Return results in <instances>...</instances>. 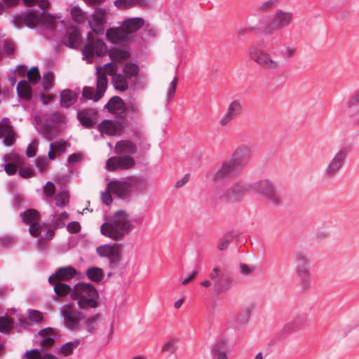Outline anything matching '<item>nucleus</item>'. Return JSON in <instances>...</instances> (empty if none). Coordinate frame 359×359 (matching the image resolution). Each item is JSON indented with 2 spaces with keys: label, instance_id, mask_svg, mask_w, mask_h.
I'll return each mask as SVG.
<instances>
[{
  "label": "nucleus",
  "instance_id": "obj_1",
  "mask_svg": "<svg viewBox=\"0 0 359 359\" xmlns=\"http://www.w3.org/2000/svg\"><path fill=\"white\" fill-rule=\"evenodd\" d=\"M135 229V224L130 219V214L120 210L108 217L100 226V233L112 241H118L128 235Z\"/></svg>",
  "mask_w": 359,
  "mask_h": 359
},
{
  "label": "nucleus",
  "instance_id": "obj_2",
  "mask_svg": "<svg viewBox=\"0 0 359 359\" xmlns=\"http://www.w3.org/2000/svg\"><path fill=\"white\" fill-rule=\"evenodd\" d=\"M118 65L114 61L105 64L103 67L97 68V87L94 88L86 86L83 89L82 95L88 99L97 102L104 95L108 86V79L107 74L114 76L116 75Z\"/></svg>",
  "mask_w": 359,
  "mask_h": 359
},
{
  "label": "nucleus",
  "instance_id": "obj_3",
  "mask_svg": "<svg viewBox=\"0 0 359 359\" xmlns=\"http://www.w3.org/2000/svg\"><path fill=\"white\" fill-rule=\"evenodd\" d=\"M97 291L95 287L89 283H80L73 287L72 299L77 302L80 309L96 308L98 305L97 302Z\"/></svg>",
  "mask_w": 359,
  "mask_h": 359
},
{
  "label": "nucleus",
  "instance_id": "obj_4",
  "mask_svg": "<svg viewBox=\"0 0 359 359\" xmlns=\"http://www.w3.org/2000/svg\"><path fill=\"white\" fill-rule=\"evenodd\" d=\"M248 56L252 61L267 72H275L283 68V63L277 56L257 46H251L249 48Z\"/></svg>",
  "mask_w": 359,
  "mask_h": 359
},
{
  "label": "nucleus",
  "instance_id": "obj_5",
  "mask_svg": "<svg viewBox=\"0 0 359 359\" xmlns=\"http://www.w3.org/2000/svg\"><path fill=\"white\" fill-rule=\"evenodd\" d=\"M292 20V13L278 9L271 15L270 22L264 27V32L266 35H271L279 29L289 27Z\"/></svg>",
  "mask_w": 359,
  "mask_h": 359
},
{
  "label": "nucleus",
  "instance_id": "obj_6",
  "mask_svg": "<svg viewBox=\"0 0 359 359\" xmlns=\"http://www.w3.org/2000/svg\"><path fill=\"white\" fill-rule=\"evenodd\" d=\"M253 189L272 205L279 206L282 203V196L280 191L269 180H264L257 182L255 183Z\"/></svg>",
  "mask_w": 359,
  "mask_h": 359
},
{
  "label": "nucleus",
  "instance_id": "obj_7",
  "mask_svg": "<svg viewBox=\"0 0 359 359\" xmlns=\"http://www.w3.org/2000/svg\"><path fill=\"white\" fill-rule=\"evenodd\" d=\"M53 18L50 15H47L43 12L39 17L34 13L28 12L22 15H15L13 18V22L16 26H21L25 24L29 28L35 27L39 23L52 27L54 25Z\"/></svg>",
  "mask_w": 359,
  "mask_h": 359
},
{
  "label": "nucleus",
  "instance_id": "obj_8",
  "mask_svg": "<svg viewBox=\"0 0 359 359\" xmlns=\"http://www.w3.org/2000/svg\"><path fill=\"white\" fill-rule=\"evenodd\" d=\"M240 170L229 159L223 161L212 175V181L218 188L226 185L229 180L237 177Z\"/></svg>",
  "mask_w": 359,
  "mask_h": 359
},
{
  "label": "nucleus",
  "instance_id": "obj_9",
  "mask_svg": "<svg viewBox=\"0 0 359 359\" xmlns=\"http://www.w3.org/2000/svg\"><path fill=\"white\" fill-rule=\"evenodd\" d=\"M61 314L64 319L65 326L72 331L79 330L81 321L85 318L84 314L73 304L63 306Z\"/></svg>",
  "mask_w": 359,
  "mask_h": 359
},
{
  "label": "nucleus",
  "instance_id": "obj_10",
  "mask_svg": "<svg viewBox=\"0 0 359 359\" xmlns=\"http://www.w3.org/2000/svg\"><path fill=\"white\" fill-rule=\"evenodd\" d=\"M107 46L104 42L95 37L92 33L88 34L87 43L82 49L84 57L91 60L95 55L102 56L106 53Z\"/></svg>",
  "mask_w": 359,
  "mask_h": 359
},
{
  "label": "nucleus",
  "instance_id": "obj_11",
  "mask_svg": "<svg viewBox=\"0 0 359 359\" xmlns=\"http://www.w3.org/2000/svg\"><path fill=\"white\" fill-rule=\"evenodd\" d=\"M252 157V148L250 145L242 144L236 147L229 159L240 170H244L250 163Z\"/></svg>",
  "mask_w": 359,
  "mask_h": 359
},
{
  "label": "nucleus",
  "instance_id": "obj_12",
  "mask_svg": "<svg viewBox=\"0 0 359 359\" xmlns=\"http://www.w3.org/2000/svg\"><path fill=\"white\" fill-rule=\"evenodd\" d=\"M245 191V186L241 182H236L231 186L226 183V185L217 188L215 194L221 199L236 201L241 198Z\"/></svg>",
  "mask_w": 359,
  "mask_h": 359
},
{
  "label": "nucleus",
  "instance_id": "obj_13",
  "mask_svg": "<svg viewBox=\"0 0 359 359\" xmlns=\"http://www.w3.org/2000/svg\"><path fill=\"white\" fill-rule=\"evenodd\" d=\"M135 161L130 155H119L110 157L106 163V169L111 171L129 170L134 167Z\"/></svg>",
  "mask_w": 359,
  "mask_h": 359
},
{
  "label": "nucleus",
  "instance_id": "obj_14",
  "mask_svg": "<svg viewBox=\"0 0 359 359\" xmlns=\"http://www.w3.org/2000/svg\"><path fill=\"white\" fill-rule=\"evenodd\" d=\"M96 253L108 259L109 264H118L121 259V250L118 244H104L96 248Z\"/></svg>",
  "mask_w": 359,
  "mask_h": 359
},
{
  "label": "nucleus",
  "instance_id": "obj_15",
  "mask_svg": "<svg viewBox=\"0 0 359 359\" xmlns=\"http://www.w3.org/2000/svg\"><path fill=\"white\" fill-rule=\"evenodd\" d=\"M346 158V153L344 149H339L327 163L324 174L327 178L334 177L342 168L345 159Z\"/></svg>",
  "mask_w": 359,
  "mask_h": 359
},
{
  "label": "nucleus",
  "instance_id": "obj_16",
  "mask_svg": "<svg viewBox=\"0 0 359 359\" xmlns=\"http://www.w3.org/2000/svg\"><path fill=\"white\" fill-rule=\"evenodd\" d=\"M107 13L104 9L97 8L88 18V24L93 32L102 34L104 32Z\"/></svg>",
  "mask_w": 359,
  "mask_h": 359
},
{
  "label": "nucleus",
  "instance_id": "obj_17",
  "mask_svg": "<svg viewBox=\"0 0 359 359\" xmlns=\"http://www.w3.org/2000/svg\"><path fill=\"white\" fill-rule=\"evenodd\" d=\"M107 189L118 197H126L131 191L130 180L111 181L107 184Z\"/></svg>",
  "mask_w": 359,
  "mask_h": 359
},
{
  "label": "nucleus",
  "instance_id": "obj_18",
  "mask_svg": "<svg viewBox=\"0 0 359 359\" xmlns=\"http://www.w3.org/2000/svg\"><path fill=\"white\" fill-rule=\"evenodd\" d=\"M77 273L76 269L71 266L58 268L54 273L48 278L50 284L55 282L69 281L72 279Z\"/></svg>",
  "mask_w": 359,
  "mask_h": 359
},
{
  "label": "nucleus",
  "instance_id": "obj_19",
  "mask_svg": "<svg viewBox=\"0 0 359 359\" xmlns=\"http://www.w3.org/2000/svg\"><path fill=\"white\" fill-rule=\"evenodd\" d=\"M0 138L4 139V143L8 147L15 142V134L8 118H4L0 122Z\"/></svg>",
  "mask_w": 359,
  "mask_h": 359
},
{
  "label": "nucleus",
  "instance_id": "obj_20",
  "mask_svg": "<svg viewBox=\"0 0 359 359\" xmlns=\"http://www.w3.org/2000/svg\"><path fill=\"white\" fill-rule=\"evenodd\" d=\"M344 109L350 117L359 123V89L346 101Z\"/></svg>",
  "mask_w": 359,
  "mask_h": 359
},
{
  "label": "nucleus",
  "instance_id": "obj_21",
  "mask_svg": "<svg viewBox=\"0 0 359 359\" xmlns=\"http://www.w3.org/2000/svg\"><path fill=\"white\" fill-rule=\"evenodd\" d=\"M295 272L299 278L301 287L307 289L311 285L312 273L311 264L296 266Z\"/></svg>",
  "mask_w": 359,
  "mask_h": 359
},
{
  "label": "nucleus",
  "instance_id": "obj_22",
  "mask_svg": "<svg viewBox=\"0 0 359 359\" xmlns=\"http://www.w3.org/2000/svg\"><path fill=\"white\" fill-rule=\"evenodd\" d=\"M136 144L129 140L118 141L114 145V153L118 155H130L137 153Z\"/></svg>",
  "mask_w": 359,
  "mask_h": 359
},
{
  "label": "nucleus",
  "instance_id": "obj_23",
  "mask_svg": "<svg viewBox=\"0 0 359 359\" xmlns=\"http://www.w3.org/2000/svg\"><path fill=\"white\" fill-rule=\"evenodd\" d=\"M96 116L97 111L91 108L82 109L77 114L81 123L86 128H90L95 124Z\"/></svg>",
  "mask_w": 359,
  "mask_h": 359
},
{
  "label": "nucleus",
  "instance_id": "obj_24",
  "mask_svg": "<svg viewBox=\"0 0 359 359\" xmlns=\"http://www.w3.org/2000/svg\"><path fill=\"white\" fill-rule=\"evenodd\" d=\"M97 128L101 133L109 136L116 135L121 131V127L111 120H104L102 121L99 123Z\"/></svg>",
  "mask_w": 359,
  "mask_h": 359
},
{
  "label": "nucleus",
  "instance_id": "obj_25",
  "mask_svg": "<svg viewBox=\"0 0 359 359\" xmlns=\"http://www.w3.org/2000/svg\"><path fill=\"white\" fill-rule=\"evenodd\" d=\"M144 23V20L142 18H134L124 20L121 26L127 36L128 34L133 33L140 29Z\"/></svg>",
  "mask_w": 359,
  "mask_h": 359
},
{
  "label": "nucleus",
  "instance_id": "obj_26",
  "mask_svg": "<svg viewBox=\"0 0 359 359\" xmlns=\"http://www.w3.org/2000/svg\"><path fill=\"white\" fill-rule=\"evenodd\" d=\"M107 39L114 43H121L126 40L127 36L122 26L121 28H110L107 31Z\"/></svg>",
  "mask_w": 359,
  "mask_h": 359
},
{
  "label": "nucleus",
  "instance_id": "obj_27",
  "mask_svg": "<svg viewBox=\"0 0 359 359\" xmlns=\"http://www.w3.org/2000/svg\"><path fill=\"white\" fill-rule=\"evenodd\" d=\"M41 336L40 344L44 348H49L55 342V333L51 327H47L39 331Z\"/></svg>",
  "mask_w": 359,
  "mask_h": 359
},
{
  "label": "nucleus",
  "instance_id": "obj_28",
  "mask_svg": "<svg viewBox=\"0 0 359 359\" xmlns=\"http://www.w3.org/2000/svg\"><path fill=\"white\" fill-rule=\"evenodd\" d=\"M105 108H107L111 113L121 114L123 113L125 110V104L123 100L120 97L114 96L105 105Z\"/></svg>",
  "mask_w": 359,
  "mask_h": 359
},
{
  "label": "nucleus",
  "instance_id": "obj_29",
  "mask_svg": "<svg viewBox=\"0 0 359 359\" xmlns=\"http://www.w3.org/2000/svg\"><path fill=\"white\" fill-rule=\"evenodd\" d=\"M67 147V142L64 140H59L50 143V149L48 154V158L51 160L55 159L57 155L65 152Z\"/></svg>",
  "mask_w": 359,
  "mask_h": 359
},
{
  "label": "nucleus",
  "instance_id": "obj_30",
  "mask_svg": "<svg viewBox=\"0 0 359 359\" xmlns=\"http://www.w3.org/2000/svg\"><path fill=\"white\" fill-rule=\"evenodd\" d=\"M220 273L221 270L218 267H214L209 274L210 278L215 280L213 285V290L216 294H219L224 291V284L219 278Z\"/></svg>",
  "mask_w": 359,
  "mask_h": 359
},
{
  "label": "nucleus",
  "instance_id": "obj_31",
  "mask_svg": "<svg viewBox=\"0 0 359 359\" xmlns=\"http://www.w3.org/2000/svg\"><path fill=\"white\" fill-rule=\"evenodd\" d=\"M111 83L116 90L125 92L128 89L129 84L127 77L122 74H116L111 79Z\"/></svg>",
  "mask_w": 359,
  "mask_h": 359
},
{
  "label": "nucleus",
  "instance_id": "obj_32",
  "mask_svg": "<svg viewBox=\"0 0 359 359\" xmlns=\"http://www.w3.org/2000/svg\"><path fill=\"white\" fill-rule=\"evenodd\" d=\"M76 100V95L69 89L63 90L60 93V104L62 107H68Z\"/></svg>",
  "mask_w": 359,
  "mask_h": 359
},
{
  "label": "nucleus",
  "instance_id": "obj_33",
  "mask_svg": "<svg viewBox=\"0 0 359 359\" xmlns=\"http://www.w3.org/2000/svg\"><path fill=\"white\" fill-rule=\"evenodd\" d=\"M130 53L123 48H113L109 52V57L114 62H121L129 58Z\"/></svg>",
  "mask_w": 359,
  "mask_h": 359
},
{
  "label": "nucleus",
  "instance_id": "obj_34",
  "mask_svg": "<svg viewBox=\"0 0 359 359\" xmlns=\"http://www.w3.org/2000/svg\"><path fill=\"white\" fill-rule=\"evenodd\" d=\"M17 92L20 97L29 100L32 97V88L26 81H21L17 86Z\"/></svg>",
  "mask_w": 359,
  "mask_h": 359
},
{
  "label": "nucleus",
  "instance_id": "obj_35",
  "mask_svg": "<svg viewBox=\"0 0 359 359\" xmlns=\"http://www.w3.org/2000/svg\"><path fill=\"white\" fill-rule=\"evenodd\" d=\"M53 285H54V292L59 297H65L69 294L72 297L73 288L69 285L62 282H55Z\"/></svg>",
  "mask_w": 359,
  "mask_h": 359
},
{
  "label": "nucleus",
  "instance_id": "obj_36",
  "mask_svg": "<svg viewBox=\"0 0 359 359\" xmlns=\"http://www.w3.org/2000/svg\"><path fill=\"white\" fill-rule=\"evenodd\" d=\"M81 41V34L78 30H73L69 33L65 44L71 48H76Z\"/></svg>",
  "mask_w": 359,
  "mask_h": 359
},
{
  "label": "nucleus",
  "instance_id": "obj_37",
  "mask_svg": "<svg viewBox=\"0 0 359 359\" xmlns=\"http://www.w3.org/2000/svg\"><path fill=\"white\" fill-rule=\"evenodd\" d=\"M86 276L91 281L99 283L104 278V273L102 269L94 266L90 267L86 271Z\"/></svg>",
  "mask_w": 359,
  "mask_h": 359
},
{
  "label": "nucleus",
  "instance_id": "obj_38",
  "mask_svg": "<svg viewBox=\"0 0 359 359\" xmlns=\"http://www.w3.org/2000/svg\"><path fill=\"white\" fill-rule=\"evenodd\" d=\"M13 320L8 316L0 317V332L9 333L13 328Z\"/></svg>",
  "mask_w": 359,
  "mask_h": 359
},
{
  "label": "nucleus",
  "instance_id": "obj_39",
  "mask_svg": "<svg viewBox=\"0 0 359 359\" xmlns=\"http://www.w3.org/2000/svg\"><path fill=\"white\" fill-rule=\"evenodd\" d=\"M298 54V47L295 44H287L283 46V55L285 59L291 60Z\"/></svg>",
  "mask_w": 359,
  "mask_h": 359
},
{
  "label": "nucleus",
  "instance_id": "obj_40",
  "mask_svg": "<svg viewBox=\"0 0 359 359\" xmlns=\"http://www.w3.org/2000/svg\"><path fill=\"white\" fill-rule=\"evenodd\" d=\"M23 222L32 224L39 221V212L34 209H28L23 213Z\"/></svg>",
  "mask_w": 359,
  "mask_h": 359
},
{
  "label": "nucleus",
  "instance_id": "obj_41",
  "mask_svg": "<svg viewBox=\"0 0 359 359\" xmlns=\"http://www.w3.org/2000/svg\"><path fill=\"white\" fill-rule=\"evenodd\" d=\"M70 13L73 21L76 23L81 24L85 22L86 14L79 6H73Z\"/></svg>",
  "mask_w": 359,
  "mask_h": 359
},
{
  "label": "nucleus",
  "instance_id": "obj_42",
  "mask_svg": "<svg viewBox=\"0 0 359 359\" xmlns=\"http://www.w3.org/2000/svg\"><path fill=\"white\" fill-rule=\"evenodd\" d=\"M242 109L243 107L241 102L239 100H233L229 104L226 113L235 118L241 114Z\"/></svg>",
  "mask_w": 359,
  "mask_h": 359
},
{
  "label": "nucleus",
  "instance_id": "obj_43",
  "mask_svg": "<svg viewBox=\"0 0 359 359\" xmlns=\"http://www.w3.org/2000/svg\"><path fill=\"white\" fill-rule=\"evenodd\" d=\"M123 72L126 77L131 79L137 76L140 72V68L138 65L135 63L128 62L124 65Z\"/></svg>",
  "mask_w": 359,
  "mask_h": 359
},
{
  "label": "nucleus",
  "instance_id": "obj_44",
  "mask_svg": "<svg viewBox=\"0 0 359 359\" xmlns=\"http://www.w3.org/2000/svg\"><path fill=\"white\" fill-rule=\"evenodd\" d=\"M26 359H57L56 356L50 353L41 355L37 350L27 351L25 355Z\"/></svg>",
  "mask_w": 359,
  "mask_h": 359
},
{
  "label": "nucleus",
  "instance_id": "obj_45",
  "mask_svg": "<svg viewBox=\"0 0 359 359\" xmlns=\"http://www.w3.org/2000/svg\"><path fill=\"white\" fill-rule=\"evenodd\" d=\"M79 344V340L67 342L62 346L58 353L59 354L62 355L64 356L70 355L73 353V351L78 346Z\"/></svg>",
  "mask_w": 359,
  "mask_h": 359
},
{
  "label": "nucleus",
  "instance_id": "obj_46",
  "mask_svg": "<svg viewBox=\"0 0 359 359\" xmlns=\"http://www.w3.org/2000/svg\"><path fill=\"white\" fill-rule=\"evenodd\" d=\"M131 189L135 188L138 191H144L148 188L147 182L141 178L130 177Z\"/></svg>",
  "mask_w": 359,
  "mask_h": 359
},
{
  "label": "nucleus",
  "instance_id": "obj_47",
  "mask_svg": "<svg viewBox=\"0 0 359 359\" xmlns=\"http://www.w3.org/2000/svg\"><path fill=\"white\" fill-rule=\"evenodd\" d=\"M233 240L231 233H228L223 236L219 241L217 248L219 250L223 251L226 250Z\"/></svg>",
  "mask_w": 359,
  "mask_h": 359
},
{
  "label": "nucleus",
  "instance_id": "obj_48",
  "mask_svg": "<svg viewBox=\"0 0 359 359\" xmlns=\"http://www.w3.org/2000/svg\"><path fill=\"white\" fill-rule=\"evenodd\" d=\"M295 264L297 265H306L311 264L309 257L303 252H297L294 256Z\"/></svg>",
  "mask_w": 359,
  "mask_h": 359
},
{
  "label": "nucleus",
  "instance_id": "obj_49",
  "mask_svg": "<svg viewBox=\"0 0 359 359\" xmlns=\"http://www.w3.org/2000/svg\"><path fill=\"white\" fill-rule=\"evenodd\" d=\"M278 4V0H266L259 5L258 11L260 12H266L276 7Z\"/></svg>",
  "mask_w": 359,
  "mask_h": 359
},
{
  "label": "nucleus",
  "instance_id": "obj_50",
  "mask_svg": "<svg viewBox=\"0 0 359 359\" xmlns=\"http://www.w3.org/2000/svg\"><path fill=\"white\" fill-rule=\"evenodd\" d=\"M27 78L31 83L36 84L41 79L39 69L36 67H32L27 72Z\"/></svg>",
  "mask_w": 359,
  "mask_h": 359
},
{
  "label": "nucleus",
  "instance_id": "obj_51",
  "mask_svg": "<svg viewBox=\"0 0 359 359\" xmlns=\"http://www.w3.org/2000/svg\"><path fill=\"white\" fill-rule=\"evenodd\" d=\"M45 227V224H41L39 222H34L33 224H30L29 232L32 236L37 238L39 236L41 230Z\"/></svg>",
  "mask_w": 359,
  "mask_h": 359
},
{
  "label": "nucleus",
  "instance_id": "obj_52",
  "mask_svg": "<svg viewBox=\"0 0 359 359\" xmlns=\"http://www.w3.org/2000/svg\"><path fill=\"white\" fill-rule=\"evenodd\" d=\"M55 204L57 206H65L69 203V196L66 191H61L55 198Z\"/></svg>",
  "mask_w": 359,
  "mask_h": 359
},
{
  "label": "nucleus",
  "instance_id": "obj_53",
  "mask_svg": "<svg viewBox=\"0 0 359 359\" xmlns=\"http://www.w3.org/2000/svg\"><path fill=\"white\" fill-rule=\"evenodd\" d=\"M301 327V325L298 323V320L294 319L292 321L285 323L283 327L284 332L287 333L293 331H296Z\"/></svg>",
  "mask_w": 359,
  "mask_h": 359
},
{
  "label": "nucleus",
  "instance_id": "obj_54",
  "mask_svg": "<svg viewBox=\"0 0 359 359\" xmlns=\"http://www.w3.org/2000/svg\"><path fill=\"white\" fill-rule=\"evenodd\" d=\"M100 316L99 314H96L93 316L88 318L85 321V325L88 327V332L89 334L93 333V331L95 330L94 324H95L97 322V320L100 319Z\"/></svg>",
  "mask_w": 359,
  "mask_h": 359
},
{
  "label": "nucleus",
  "instance_id": "obj_55",
  "mask_svg": "<svg viewBox=\"0 0 359 359\" xmlns=\"http://www.w3.org/2000/svg\"><path fill=\"white\" fill-rule=\"evenodd\" d=\"M54 75L51 72H48L43 76V87L45 90L51 88L53 86Z\"/></svg>",
  "mask_w": 359,
  "mask_h": 359
},
{
  "label": "nucleus",
  "instance_id": "obj_56",
  "mask_svg": "<svg viewBox=\"0 0 359 359\" xmlns=\"http://www.w3.org/2000/svg\"><path fill=\"white\" fill-rule=\"evenodd\" d=\"M226 341L224 339L217 341L212 350V354L226 352Z\"/></svg>",
  "mask_w": 359,
  "mask_h": 359
},
{
  "label": "nucleus",
  "instance_id": "obj_57",
  "mask_svg": "<svg viewBox=\"0 0 359 359\" xmlns=\"http://www.w3.org/2000/svg\"><path fill=\"white\" fill-rule=\"evenodd\" d=\"M114 5L120 9H126L135 6L134 0H116Z\"/></svg>",
  "mask_w": 359,
  "mask_h": 359
},
{
  "label": "nucleus",
  "instance_id": "obj_58",
  "mask_svg": "<svg viewBox=\"0 0 359 359\" xmlns=\"http://www.w3.org/2000/svg\"><path fill=\"white\" fill-rule=\"evenodd\" d=\"M178 81V77L175 76L173 80L170 83V86L169 88L168 95H167V103L170 102V101L172 99L175 95L177 84Z\"/></svg>",
  "mask_w": 359,
  "mask_h": 359
},
{
  "label": "nucleus",
  "instance_id": "obj_59",
  "mask_svg": "<svg viewBox=\"0 0 359 359\" xmlns=\"http://www.w3.org/2000/svg\"><path fill=\"white\" fill-rule=\"evenodd\" d=\"M29 319L34 323H39L43 320V313L37 310H31L28 314Z\"/></svg>",
  "mask_w": 359,
  "mask_h": 359
},
{
  "label": "nucleus",
  "instance_id": "obj_60",
  "mask_svg": "<svg viewBox=\"0 0 359 359\" xmlns=\"http://www.w3.org/2000/svg\"><path fill=\"white\" fill-rule=\"evenodd\" d=\"M256 266L252 264H241L240 271L244 276H248L255 272Z\"/></svg>",
  "mask_w": 359,
  "mask_h": 359
},
{
  "label": "nucleus",
  "instance_id": "obj_61",
  "mask_svg": "<svg viewBox=\"0 0 359 359\" xmlns=\"http://www.w3.org/2000/svg\"><path fill=\"white\" fill-rule=\"evenodd\" d=\"M233 118L229 114L225 113L219 119L218 125L220 128H224L231 123Z\"/></svg>",
  "mask_w": 359,
  "mask_h": 359
},
{
  "label": "nucleus",
  "instance_id": "obj_62",
  "mask_svg": "<svg viewBox=\"0 0 359 359\" xmlns=\"http://www.w3.org/2000/svg\"><path fill=\"white\" fill-rule=\"evenodd\" d=\"M43 134L48 140H53L56 136L55 132L52 129V127L48 124H45L43 126Z\"/></svg>",
  "mask_w": 359,
  "mask_h": 359
},
{
  "label": "nucleus",
  "instance_id": "obj_63",
  "mask_svg": "<svg viewBox=\"0 0 359 359\" xmlns=\"http://www.w3.org/2000/svg\"><path fill=\"white\" fill-rule=\"evenodd\" d=\"M55 191V185L50 182H48L45 187H43V192L47 196H52L54 195Z\"/></svg>",
  "mask_w": 359,
  "mask_h": 359
},
{
  "label": "nucleus",
  "instance_id": "obj_64",
  "mask_svg": "<svg viewBox=\"0 0 359 359\" xmlns=\"http://www.w3.org/2000/svg\"><path fill=\"white\" fill-rule=\"evenodd\" d=\"M36 165L40 171H43L48 165V162L46 158H38L35 161Z\"/></svg>",
  "mask_w": 359,
  "mask_h": 359
}]
</instances>
